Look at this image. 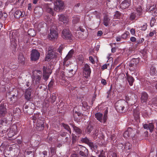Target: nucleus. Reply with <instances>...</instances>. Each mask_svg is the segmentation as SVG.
Here are the masks:
<instances>
[{
  "label": "nucleus",
  "instance_id": "f257e3e1",
  "mask_svg": "<svg viewBox=\"0 0 157 157\" xmlns=\"http://www.w3.org/2000/svg\"><path fill=\"white\" fill-rule=\"evenodd\" d=\"M54 5V10L58 11L63 9L64 8V3L63 1L60 0H57L53 4L45 3L44 5V8L47 12L50 13L52 16L54 14L52 7Z\"/></svg>",
  "mask_w": 157,
  "mask_h": 157
},
{
  "label": "nucleus",
  "instance_id": "f03ea898",
  "mask_svg": "<svg viewBox=\"0 0 157 157\" xmlns=\"http://www.w3.org/2000/svg\"><path fill=\"white\" fill-rule=\"evenodd\" d=\"M128 103L124 100H120L116 104L115 108L116 110L120 113H123L127 109Z\"/></svg>",
  "mask_w": 157,
  "mask_h": 157
},
{
  "label": "nucleus",
  "instance_id": "7ed1b4c3",
  "mask_svg": "<svg viewBox=\"0 0 157 157\" xmlns=\"http://www.w3.org/2000/svg\"><path fill=\"white\" fill-rule=\"evenodd\" d=\"M107 113H105L104 115L100 113H98L95 114V117L97 120L101 123H105L107 119Z\"/></svg>",
  "mask_w": 157,
  "mask_h": 157
},
{
  "label": "nucleus",
  "instance_id": "20e7f679",
  "mask_svg": "<svg viewBox=\"0 0 157 157\" xmlns=\"http://www.w3.org/2000/svg\"><path fill=\"white\" fill-rule=\"evenodd\" d=\"M91 73V70L90 66L87 64H85L83 70V73L84 77L86 78H88Z\"/></svg>",
  "mask_w": 157,
  "mask_h": 157
},
{
  "label": "nucleus",
  "instance_id": "39448f33",
  "mask_svg": "<svg viewBox=\"0 0 157 157\" xmlns=\"http://www.w3.org/2000/svg\"><path fill=\"white\" fill-rule=\"evenodd\" d=\"M62 36L66 40H72L71 35L69 30L65 29L63 30L62 33Z\"/></svg>",
  "mask_w": 157,
  "mask_h": 157
},
{
  "label": "nucleus",
  "instance_id": "423d86ee",
  "mask_svg": "<svg viewBox=\"0 0 157 157\" xmlns=\"http://www.w3.org/2000/svg\"><path fill=\"white\" fill-rule=\"evenodd\" d=\"M56 57L55 52L51 49H48V53L46 56L45 60L46 61H49Z\"/></svg>",
  "mask_w": 157,
  "mask_h": 157
},
{
  "label": "nucleus",
  "instance_id": "0eeeda50",
  "mask_svg": "<svg viewBox=\"0 0 157 157\" xmlns=\"http://www.w3.org/2000/svg\"><path fill=\"white\" fill-rule=\"evenodd\" d=\"M40 54L36 50H33L31 54V59L32 61H36L39 58Z\"/></svg>",
  "mask_w": 157,
  "mask_h": 157
},
{
  "label": "nucleus",
  "instance_id": "6e6552de",
  "mask_svg": "<svg viewBox=\"0 0 157 157\" xmlns=\"http://www.w3.org/2000/svg\"><path fill=\"white\" fill-rule=\"evenodd\" d=\"M58 36L57 32L53 29L50 30V33L48 35V38L50 40H53L56 39Z\"/></svg>",
  "mask_w": 157,
  "mask_h": 157
},
{
  "label": "nucleus",
  "instance_id": "1a4fd4ad",
  "mask_svg": "<svg viewBox=\"0 0 157 157\" xmlns=\"http://www.w3.org/2000/svg\"><path fill=\"white\" fill-rule=\"evenodd\" d=\"M17 133V127L15 125H13L10 128V131L7 134L9 137L11 138L13 136Z\"/></svg>",
  "mask_w": 157,
  "mask_h": 157
},
{
  "label": "nucleus",
  "instance_id": "9d476101",
  "mask_svg": "<svg viewBox=\"0 0 157 157\" xmlns=\"http://www.w3.org/2000/svg\"><path fill=\"white\" fill-rule=\"evenodd\" d=\"M134 132V131L133 130L132 128H129L124 133V136L125 138H128L130 136H132Z\"/></svg>",
  "mask_w": 157,
  "mask_h": 157
},
{
  "label": "nucleus",
  "instance_id": "9b49d317",
  "mask_svg": "<svg viewBox=\"0 0 157 157\" xmlns=\"http://www.w3.org/2000/svg\"><path fill=\"white\" fill-rule=\"evenodd\" d=\"M46 70H49V68L44 66L43 67V78L45 80H47L48 79L49 75L51 74V71L46 72Z\"/></svg>",
  "mask_w": 157,
  "mask_h": 157
},
{
  "label": "nucleus",
  "instance_id": "f8f14e48",
  "mask_svg": "<svg viewBox=\"0 0 157 157\" xmlns=\"http://www.w3.org/2000/svg\"><path fill=\"white\" fill-rule=\"evenodd\" d=\"M131 3V0H124L121 4L120 7L122 9H125L129 6Z\"/></svg>",
  "mask_w": 157,
  "mask_h": 157
},
{
  "label": "nucleus",
  "instance_id": "ddd939ff",
  "mask_svg": "<svg viewBox=\"0 0 157 157\" xmlns=\"http://www.w3.org/2000/svg\"><path fill=\"white\" fill-rule=\"evenodd\" d=\"M147 98L148 95L145 92H142L141 97V102L143 103H144L145 104H146Z\"/></svg>",
  "mask_w": 157,
  "mask_h": 157
},
{
  "label": "nucleus",
  "instance_id": "4468645a",
  "mask_svg": "<svg viewBox=\"0 0 157 157\" xmlns=\"http://www.w3.org/2000/svg\"><path fill=\"white\" fill-rule=\"evenodd\" d=\"M6 105L1 104L0 105V116H3L6 113Z\"/></svg>",
  "mask_w": 157,
  "mask_h": 157
},
{
  "label": "nucleus",
  "instance_id": "2eb2a0df",
  "mask_svg": "<svg viewBox=\"0 0 157 157\" xmlns=\"http://www.w3.org/2000/svg\"><path fill=\"white\" fill-rule=\"evenodd\" d=\"M44 119L42 118L41 119H38L36 121V126L40 128V130L43 129L44 128Z\"/></svg>",
  "mask_w": 157,
  "mask_h": 157
},
{
  "label": "nucleus",
  "instance_id": "dca6fc26",
  "mask_svg": "<svg viewBox=\"0 0 157 157\" xmlns=\"http://www.w3.org/2000/svg\"><path fill=\"white\" fill-rule=\"evenodd\" d=\"M24 14V12H22L20 10H17L15 12L14 14V16L16 18H19L20 17L23 16Z\"/></svg>",
  "mask_w": 157,
  "mask_h": 157
},
{
  "label": "nucleus",
  "instance_id": "f3484780",
  "mask_svg": "<svg viewBox=\"0 0 157 157\" xmlns=\"http://www.w3.org/2000/svg\"><path fill=\"white\" fill-rule=\"evenodd\" d=\"M93 124L90 122L89 123L88 125L87 126L85 130V132L88 133H90L93 130Z\"/></svg>",
  "mask_w": 157,
  "mask_h": 157
},
{
  "label": "nucleus",
  "instance_id": "a211bd4d",
  "mask_svg": "<svg viewBox=\"0 0 157 157\" xmlns=\"http://www.w3.org/2000/svg\"><path fill=\"white\" fill-rule=\"evenodd\" d=\"M144 128L145 129L149 130L150 132H151L154 128V126L152 123H150L149 124H145L144 125Z\"/></svg>",
  "mask_w": 157,
  "mask_h": 157
},
{
  "label": "nucleus",
  "instance_id": "6ab92c4d",
  "mask_svg": "<svg viewBox=\"0 0 157 157\" xmlns=\"http://www.w3.org/2000/svg\"><path fill=\"white\" fill-rule=\"evenodd\" d=\"M59 20L61 22L63 23H66L68 22V20L66 17L63 14L58 15Z\"/></svg>",
  "mask_w": 157,
  "mask_h": 157
},
{
  "label": "nucleus",
  "instance_id": "aec40b11",
  "mask_svg": "<svg viewBox=\"0 0 157 157\" xmlns=\"http://www.w3.org/2000/svg\"><path fill=\"white\" fill-rule=\"evenodd\" d=\"M41 78V76L39 75L34 76L33 78V83L36 84L39 83Z\"/></svg>",
  "mask_w": 157,
  "mask_h": 157
},
{
  "label": "nucleus",
  "instance_id": "412c9836",
  "mask_svg": "<svg viewBox=\"0 0 157 157\" xmlns=\"http://www.w3.org/2000/svg\"><path fill=\"white\" fill-rule=\"evenodd\" d=\"M81 141L84 143L87 144L91 147H92L93 146V144L91 143L90 141L86 137L85 138H82Z\"/></svg>",
  "mask_w": 157,
  "mask_h": 157
},
{
  "label": "nucleus",
  "instance_id": "4be33fe9",
  "mask_svg": "<svg viewBox=\"0 0 157 157\" xmlns=\"http://www.w3.org/2000/svg\"><path fill=\"white\" fill-rule=\"evenodd\" d=\"M74 51L71 50L68 53V54L66 56L65 58L64 59L63 63L64 64H65L66 62L67 61L68 59L71 57Z\"/></svg>",
  "mask_w": 157,
  "mask_h": 157
},
{
  "label": "nucleus",
  "instance_id": "5701e85b",
  "mask_svg": "<svg viewBox=\"0 0 157 157\" xmlns=\"http://www.w3.org/2000/svg\"><path fill=\"white\" fill-rule=\"evenodd\" d=\"M126 78L130 86H132L134 81V79L133 77L128 75V73L126 74Z\"/></svg>",
  "mask_w": 157,
  "mask_h": 157
},
{
  "label": "nucleus",
  "instance_id": "b1692460",
  "mask_svg": "<svg viewBox=\"0 0 157 157\" xmlns=\"http://www.w3.org/2000/svg\"><path fill=\"white\" fill-rule=\"evenodd\" d=\"M11 119H8L7 118H4L1 120V124L2 125H6V124H10L11 122Z\"/></svg>",
  "mask_w": 157,
  "mask_h": 157
},
{
  "label": "nucleus",
  "instance_id": "393cba45",
  "mask_svg": "<svg viewBox=\"0 0 157 157\" xmlns=\"http://www.w3.org/2000/svg\"><path fill=\"white\" fill-rule=\"evenodd\" d=\"M72 126L74 131L77 134H80L82 133V131L80 129L72 124Z\"/></svg>",
  "mask_w": 157,
  "mask_h": 157
},
{
  "label": "nucleus",
  "instance_id": "a878e982",
  "mask_svg": "<svg viewBox=\"0 0 157 157\" xmlns=\"http://www.w3.org/2000/svg\"><path fill=\"white\" fill-rule=\"evenodd\" d=\"M88 35V33L86 32H81L80 34L79 35L78 37L82 39H86Z\"/></svg>",
  "mask_w": 157,
  "mask_h": 157
},
{
  "label": "nucleus",
  "instance_id": "bb28decb",
  "mask_svg": "<svg viewBox=\"0 0 157 157\" xmlns=\"http://www.w3.org/2000/svg\"><path fill=\"white\" fill-rule=\"evenodd\" d=\"M110 19L106 16L104 17L103 24L106 26L108 25Z\"/></svg>",
  "mask_w": 157,
  "mask_h": 157
},
{
  "label": "nucleus",
  "instance_id": "cd10ccee",
  "mask_svg": "<svg viewBox=\"0 0 157 157\" xmlns=\"http://www.w3.org/2000/svg\"><path fill=\"white\" fill-rule=\"evenodd\" d=\"M79 146L81 147L82 148V149L85 151V153L83 152V151H80L79 153L80 155H81L82 156H85L86 155V152H87V149L84 147L82 146L81 145Z\"/></svg>",
  "mask_w": 157,
  "mask_h": 157
},
{
  "label": "nucleus",
  "instance_id": "c85d7f7f",
  "mask_svg": "<svg viewBox=\"0 0 157 157\" xmlns=\"http://www.w3.org/2000/svg\"><path fill=\"white\" fill-rule=\"evenodd\" d=\"M28 33L30 36H34L36 35V32L35 30L33 29H30L28 31Z\"/></svg>",
  "mask_w": 157,
  "mask_h": 157
},
{
  "label": "nucleus",
  "instance_id": "c756f323",
  "mask_svg": "<svg viewBox=\"0 0 157 157\" xmlns=\"http://www.w3.org/2000/svg\"><path fill=\"white\" fill-rule=\"evenodd\" d=\"M156 9L155 6H147V10L148 12L151 13H152V11H154V9Z\"/></svg>",
  "mask_w": 157,
  "mask_h": 157
},
{
  "label": "nucleus",
  "instance_id": "7c9ffc66",
  "mask_svg": "<svg viewBox=\"0 0 157 157\" xmlns=\"http://www.w3.org/2000/svg\"><path fill=\"white\" fill-rule=\"evenodd\" d=\"M107 157H117V155L116 153L110 151L108 153Z\"/></svg>",
  "mask_w": 157,
  "mask_h": 157
},
{
  "label": "nucleus",
  "instance_id": "2f4dec72",
  "mask_svg": "<svg viewBox=\"0 0 157 157\" xmlns=\"http://www.w3.org/2000/svg\"><path fill=\"white\" fill-rule=\"evenodd\" d=\"M79 19L77 16H75L73 17L72 22L73 24H76L79 21Z\"/></svg>",
  "mask_w": 157,
  "mask_h": 157
},
{
  "label": "nucleus",
  "instance_id": "473e14b6",
  "mask_svg": "<svg viewBox=\"0 0 157 157\" xmlns=\"http://www.w3.org/2000/svg\"><path fill=\"white\" fill-rule=\"evenodd\" d=\"M18 59L19 60V62L20 63H23L25 60L24 57L22 54H20L19 55Z\"/></svg>",
  "mask_w": 157,
  "mask_h": 157
},
{
  "label": "nucleus",
  "instance_id": "72a5a7b5",
  "mask_svg": "<svg viewBox=\"0 0 157 157\" xmlns=\"http://www.w3.org/2000/svg\"><path fill=\"white\" fill-rule=\"evenodd\" d=\"M129 33L128 32H125L122 35L121 38H122L123 39H125L129 35Z\"/></svg>",
  "mask_w": 157,
  "mask_h": 157
},
{
  "label": "nucleus",
  "instance_id": "f704fd0d",
  "mask_svg": "<svg viewBox=\"0 0 157 157\" xmlns=\"http://www.w3.org/2000/svg\"><path fill=\"white\" fill-rule=\"evenodd\" d=\"M67 71H68V75L70 77L72 76L75 73V71H73L72 69L67 70Z\"/></svg>",
  "mask_w": 157,
  "mask_h": 157
},
{
  "label": "nucleus",
  "instance_id": "c9c22d12",
  "mask_svg": "<svg viewBox=\"0 0 157 157\" xmlns=\"http://www.w3.org/2000/svg\"><path fill=\"white\" fill-rule=\"evenodd\" d=\"M30 93L29 92H28L26 91L25 94V98L28 100H29L30 98Z\"/></svg>",
  "mask_w": 157,
  "mask_h": 157
},
{
  "label": "nucleus",
  "instance_id": "e433bc0d",
  "mask_svg": "<svg viewBox=\"0 0 157 157\" xmlns=\"http://www.w3.org/2000/svg\"><path fill=\"white\" fill-rule=\"evenodd\" d=\"M131 144L128 142L126 143L125 144L124 148L126 149H130L131 148Z\"/></svg>",
  "mask_w": 157,
  "mask_h": 157
},
{
  "label": "nucleus",
  "instance_id": "4c0bfd02",
  "mask_svg": "<svg viewBox=\"0 0 157 157\" xmlns=\"http://www.w3.org/2000/svg\"><path fill=\"white\" fill-rule=\"evenodd\" d=\"M63 126L64 128L66 129L70 133H71V131L69 126L68 125L66 124H63Z\"/></svg>",
  "mask_w": 157,
  "mask_h": 157
},
{
  "label": "nucleus",
  "instance_id": "58836bf2",
  "mask_svg": "<svg viewBox=\"0 0 157 157\" xmlns=\"http://www.w3.org/2000/svg\"><path fill=\"white\" fill-rule=\"evenodd\" d=\"M156 69L155 68L152 67L150 69V73L152 75H154L155 74Z\"/></svg>",
  "mask_w": 157,
  "mask_h": 157
},
{
  "label": "nucleus",
  "instance_id": "ea45409f",
  "mask_svg": "<svg viewBox=\"0 0 157 157\" xmlns=\"http://www.w3.org/2000/svg\"><path fill=\"white\" fill-rule=\"evenodd\" d=\"M91 157H96L95 156H92ZM99 157H106L105 155V152L103 151H102L100 154V155H99Z\"/></svg>",
  "mask_w": 157,
  "mask_h": 157
},
{
  "label": "nucleus",
  "instance_id": "a19ab883",
  "mask_svg": "<svg viewBox=\"0 0 157 157\" xmlns=\"http://www.w3.org/2000/svg\"><path fill=\"white\" fill-rule=\"evenodd\" d=\"M46 25V24L44 22L40 23L38 25V28L40 29Z\"/></svg>",
  "mask_w": 157,
  "mask_h": 157
},
{
  "label": "nucleus",
  "instance_id": "79ce46f5",
  "mask_svg": "<svg viewBox=\"0 0 157 157\" xmlns=\"http://www.w3.org/2000/svg\"><path fill=\"white\" fill-rule=\"evenodd\" d=\"M120 16V14L119 12L117 11L114 16V18L115 19H119Z\"/></svg>",
  "mask_w": 157,
  "mask_h": 157
},
{
  "label": "nucleus",
  "instance_id": "37998d69",
  "mask_svg": "<svg viewBox=\"0 0 157 157\" xmlns=\"http://www.w3.org/2000/svg\"><path fill=\"white\" fill-rule=\"evenodd\" d=\"M136 17V15L134 13H132L130 16V19L131 20H133L135 19Z\"/></svg>",
  "mask_w": 157,
  "mask_h": 157
},
{
  "label": "nucleus",
  "instance_id": "c03bdc74",
  "mask_svg": "<svg viewBox=\"0 0 157 157\" xmlns=\"http://www.w3.org/2000/svg\"><path fill=\"white\" fill-rule=\"evenodd\" d=\"M142 8L140 6H139L136 9V11L139 14V15H140L142 12Z\"/></svg>",
  "mask_w": 157,
  "mask_h": 157
},
{
  "label": "nucleus",
  "instance_id": "a18cd8bd",
  "mask_svg": "<svg viewBox=\"0 0 157 157\" xmlns=\"http://www.w3.org/2000/svg\"><path fill=\"white\" fill-rule=\"evenodd\" d=\"M147 25L146 23H144L141 27V29L145 31L147 29Z\"/></svg>",
  "mask_w": 157,
  "mask_h": 157
},
{
  "label": "nucleus",
  "instance_id": "49530a36",
  "mask_svg": "<svg viewBox=\"0 0 157 157\" xmlns=\"http://www.w3.org/2000/svg\"><path fill=\"white\" fill-rule=\"evenodd\" d=\"M109 66V63L105 64L102 66L101 69L102 70H104V69H106L107 68L108 66Z\"/></svg>",
  "mask_w": 157,
  "mask_h": 157
},
{
  "label": "nucleus",
  "instance_id": "de8ad7c7",
  "mask_svg": "<svg viewBox=\"0 0 157 157\" xmlns=\"http://www.w3.org/2000/svg\"><path fill=\"white\" fill-rule=\"evenodd\" d=\"M64 46L63 45H61L59 46L58 48V51L59 53H61L62 50L64 48Z\"/></svg>",
  "mask_w": 157,
  "mask_h": 157
},
{
  "label": "nucleus",
  "instance_id": "09e8293b",
  "mask_svg": "<svg viewBox=\"0 0 157 157\" xmlns=\"http://www.w3.org/2000/svg\"><path fill=\"white\" fill-rule=\"evenodd\" d=\"M155 19L154 17H152L151 21V26H152L153 25V24L155 23Z\"/></svg>",
  "mask_w": 157,
  "mask_h": 157
},
{
  "label": "nucleus",
  "instance_id": "8fccbe9b",
  "mask_svg": "<svg viewBox=\"0 0 157 157\" xmlns=\"http://www.w3.org/2000/svg\"><path fill=\"white\" fill-rule=\"evenodd\" d=\"M151 13L152 15L153 16H156L157 15V10L156 9H154V11Z\"/></svg>",
  "mask_w": 157,
  "mask_h": 157
},
{
  "label": "nucleus",
  "instance_id": "3c124183",
  "mask_svg": "<svg viewBox=\"0 0 157 157\" xmlns=\"http://www.w3.org/2000/svg\"><path fill=\"white\" fill-rule=\"evenodd\" d=\"M144 41V38H141L138 40L136 41V42L138 44H140L142 43Z\"/></svg>",
  "mask_w": 157,
  "mask_h": 157
},
{
  "label": "nucleus",
  "instance_id": "603ef678",
  "mask_svg": "<svg viewBox=\"0 0 157 157\" xmlns=\"http://www.w3.org/2000/svg\"><path fill=\"white\" fill-rule=\"evenodd\" d=\"M89 60L93 64H94L95 63V61L94 59H93L92 56H90L89 57Z\"/></svg>",
  "mask_w": 157,
  "mask_h": 157
},
{
  "label": "nucleus",
  "instance_id": "864d4df0",
  "mask_svg": "<svg viewBox=\"0 0 157 157\" xmlns=\"http://www.w3.org/2000/svg\"><path fill=\"white\" fill-rule=\"evenodd\" d=\"M130 32L132 35H134L135 34V30L134 29L132 28L130 30Z\"/></svg>",
  "mask_w": 157,
  "mask_h": 157
},
{
  "label": "nucleus",
  "instance_id": "5fc2aeb1",
  "mask_svg": "<svg viewBox=\"0 0 157 157\" xmlns=\"http://www.w3.org/2000/svg\"><path fill=\"white\" fill-rule=\"evenodd\" d=\"M155 33V31L154 30L152 32H151L149 34V36L150 37H152L153 36L154 33Z\"/></svg>",
  "mask_w": 157,
  "mask_h": 157
},
{
  "label": "nucleus",
  "instance_id": "6e6d98bb",
  "mask_svg": "<svg viewBox=\"0 0 157 157\" xmlns=\"http://www.w3.org/2000/svg\"><path fill=\"white\" fill-rule=\"evenodd\" d=\"M51 98L52 99V103H53L54 102V101H55V100H56V96H54L53 95H52V96H51Z\"/></svg>",
  "mask_w": 157,
  "mask_h": 157
},
{
  "label": "nucleus",
  "instance_id": "4d7b16f0",
  "mask_svg": "<svg viewBox=\"0 0 157 157\" xmlns=\"http://www.w3.org/2000/svg\"><path fill=\"white\" fill-rule=\"evenodd\" d=\"M77 115L78 116H79L81 115V113L78 112H75V113H74L73 116L74 117H76Z\"/></svg>",
  "mask_w": 157,
  "mask_h": 157
},
{
  "label": "nucleus",
  "instance_id": "13d9d810",
  "mask_svg": "<svg viewBox=\"0 0 157 157\" xmlns=\"http://www.w3.org/2000/svg\"><path fill=\"white\" fill-rule=\"evenodd\" d=\"M130 40L132 42H134L136 40V39L135 37L133 36L130 38Z\"/></svg>",
  "mask_w": 157,
  "mask_h": 157
},
{
  "label": "nucleus",
  "instance_id": "bf43d9fd",
  "mask_svg": "<svg viewBox=\"0 0 157 157\" xmlns=\"http://www.w3.org/2000/svg\"><path fill=\"white\" fill-rule=\"evenodd\" d=\"M101 83L104 85H105L106 84V80L104 79H102L101 81Z\"/></svg>",
  "mask_w": 157,
  "mask_h": 157
},
{
  "label": "nucleus",
  "instance_id": "052dcab7",
  "mask_svg": "<svg viewBox=\"0 0 157 157\" xmlns=\"http://www.w3.org/2000/svg\"><path fill=\"white\" fill-rule=\"evenodd\" d=\"M102 33H103L102 31H99L98 32L97 36H100L102 35Z\"/></svg>",
  "mask_w": 157,
  "mask_h": 157
},
{
  "label": "nucleus",
  "instance_id": "680f3d73",
  "mask_svg": "<svg viewBox=\"0 0 157 157\" xmlns=\"http://www.w3.org/2000/svg\"><path fill=\"white\" fill-rule=\"evenodd\" d=\"M7 14L5 13H2V17H4V18H6L7 17Z\"/></svg>",
  "mask_w": 157,
  "mask_h": 157
},
{
  "label": "nucleus",
  "instance_id": "e2e57ef3",
  "mask_svg": "<svg viewBox=\"0 0 157 157\" xmlns=\"http://www.w3.org/2000/svg\"><path fill=\"white\" fill-rule=\"evenodd\" d=\"M37 75H39L41 76L42 72L40 70H37Z\"/></svg>",
  "mask_w": 157,
  "mask_h": 157
},
{
  "label": "nucleus",
  "instance_id": "0e129e2a",
  "mask_svg": "<svg viewBox=\"0 0 157 157\" xmlns=\"http://www.w3.org/2000/svg\"><path fill=\"white\" fill-rule=\"evenodd\" d=\"M136 64H134L132 63H131L129 64V66L130 67H136Z\"/></svg>",
  "mask_w": 157,
  "mask_h": 157
},
{
  "label": "nucleus",
  "instance_id": "69168bd1",
  "mask_svg": "<svg viewBox=\"0 0 157 157\" xmlns=\"http://www.w3.org/2000/svg\"><path fill=\"white\" fill-rule=\"evenodd\" d=\"M50 151L52 153H54V152L55 149L53 147H51L50 148Z\"/></svg>",
  "mask_w": 157,
  "mask_h": 157
},
{
  "label": "nucleus",
  "instance_id": "338daca9",
  "mask_svg": "<svg viewBox=\"0 0 157 157\" xmlns=\"http://www.w3.org/2000/svg\"><path fill=\"white\" fill-rule=\"evenodd\" d=\"M121 38L120 36H118L116 37V40L117 41H121Z\"/></svg>",
  "mask_w": 157,
  "mask_h": 157
},
{
  "label": "nucleus",
  "instance_id": "774afa93",
  "mask_svg": "<svg viewBox=\"0 0 157 157\" xmlns=\"http://www.w3.org/2000/svg\"><path fill=\"white\" fill-rule=\"evenodd\" d=\"M130 98L127 95L125 97V99L126 101H129L130 100Z\"/></svg>",
  "mask_w": 157,
  "mask_h": 157
}]
</instances>
